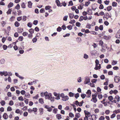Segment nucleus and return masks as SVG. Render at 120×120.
Segmentation results:
<instances>
[{"label":"nucleus","mask_w":120,"mask_h":120,"mask_svg":"<svg viewBox=\"0 0 120 120\" xmlns=\"http://www.w3.org/2000/svg\"><path fill=\"white\" fill-rule=\"evenodd\" d=\"M40 95L42 97H44V95L45 99L49 100L51 102H53L54 101V97L52 96V94L51 93H48L47 92L44 93L42 92L41 93Z\"/></svg>","instance_id":"obj_1"},{"label":"nucleus","mask_w":120,"mask_h":120,"mask_svg":"<svg viewBox=\"0 0 120 120\" xmlns=\"http://www.w3.org/2000/svg\"><path fill=\"white\" fill-rule=\"evenodd\" d=\"M60 96L62 98V100L64 101H66L69 99L68 97L67 96H65L64 93H61L60 94Z\"/></svg>","instance_id":"obj_2"},{"label":"nucleus","mask_w":120,"mask_h":120,"mask_svg":"<svg viewBox=\"0 0 120 120\" xmlns=\"http://www.w3.org/2000/svg\"><path fill=\"white\" fill-rule=\"evenodd\" d=\"M96 94H94V95H92V98L91 100V101H93L94 103H96L97 101V99L96 98L97 95Z\"/></svg>","instance_id":"obj_3"},{"label":"nucleus","mask_w":120,"mask_h":120,"mask_svg":"<svg viewBox=\"0 0 120 120\" xmlns=\"http://www.w3.org/2000/svg\"><path fill=\"white\" fill-rule=\"evenodd\" d=\"M53 94L56 97L55 98H54V99H55L57 100H59L60 99V97L59 94L57 93L56 92H54L53 93Z\"/></svg>","instance_id":"obj_4"},{"label":"nucleus","mask_w":120,"mask_h":120,"mask_svg":"<svg viewBox=\"0 0 120 120\" xmlns=\"http://www.w3.org/2000/svg\"><path fill=\"white\" fill-rule=\"evenodd\" d=\"M120 97L118 95H116L114 98L115 100L113 101H112L111 103H113V102H114L115 103H116L117 101H120Z\"/></svg>","instance_id":"obj_5"},{"label":"nucleus","mask_w":120,"mask_h":120,"mask_svg":"<svg viewBox=\"0 0 120 120\" xmlns=\"http://www.w3.org/2000/svg\"><path fill=\"white\" fill-rule=\"evenodd\" d=\"M8 75V72L6 71H0V75L1 76L4 75V76H6Z\"/></svg>","instance_id":"obj_6"},{"label":"nucleus","mask_w":120,"mask_h":120,"mask_svg":"<svg viewBox=\"0 0 120 120\" xmlns=\"http://www.w3.org/2000/svg\"><path fill=\"white\" fill-rule=\"evenodd\" d=\"M90 82V80L89 78L88 77H86L85 79L84 82V83L85 84H87Z\"/></svg>","instance_id":"obj_7"},{"label":"nucleus","mask_w":120,"mask_h":120,"mask_svg":"<svg viewBox=\"0 0 120 120\" xmlns=\"http://www.w3.org/2000/svg\"><path fill=\"white\" fill-rule=\"evenodd\" d=\"M114 79L116 82L118 83L120 81V77L118 76H115L114 78Z\"/></svg>","instance_id":"obj_8"},{"label":"nucleus","mask_w":120,"mask_h":120,"mask_svg":"<svg viewBox=\"0 0 120 120\" xmlns=\"http://www.w3.org/2000/svg\"><path fill=\"white\" fill-rule=\"evenodd\" d=\"M84 112L85 115V116H87L88 117H90V113L87 111L85 110L84 111Z\"/></svg>","instance_id":"obj_9"},{"label":"nucleus","mask_w":120,"mask_h":120,"mask_svg":"<svg viewBox=\"0 0 120 120\" xmlns=\"http://www.w3.org/2000/svg\"><path fill=\"white\" fill-rule=\"evenodd\" d=\"M86 94L88 95L87 96V97L89 98L91 96V92L90 90H88L87 92H86Z\"/></svg>","instance_id":"obj_10"},{"label":"nucleus","mask_w":120,"mask_h":120,"mask_svg":"<svg viewBox=\"0 0 120 120\" xmlns=\"http://www.w3.org/2000/svg\"><path fill=\"white\" fill-rule=\"evenodd\" d=\"M56 2L58 6L60 7L62 6V5L61 4V3L60 4V2L59 0H56Z\"/></svg>","instance_id":"obj_11"},{"label":"nucleus","mask_w":120,"mask_h":120,"mask_svg":"<svg viewBox=\"0 0 120 120\" xmlns=\"http://www.w3.org/2000/svg\"><path fill=\"white\" fill-rule=\"evenodd\" d=\"M98 65H97L96 66V65H95V67L94 68V69L96 70H98L99 69H100L101 68V65L100 64H99V66H98Z\"/></svg>","instance_id":"obj_12"},{"label":"nucleus","mask_w":120,"mask_h":120,"mask_svg":"<svg viewBox=\"0 0 120 120\" xmlns=\"http://www.w3.org/2000/svg\"><path fill=\"white\" fill-rule=\"evenodd\" d=\"M38 101L39 103L41 104H43L44 103V100L42 98H39L38 100Z\"/></svg>","instance_id":"obj_13"},{"label":"nucleus","mask_w":120,"mask_h":120,"mask_svg":"<svg viewBox=\"0 0 120 120\" xmlns=\"http://www.w3.org/2000/svg\"><path fill=\"white\" fill-rule=\"evenodd\" d=\"M3 118L5 119H7L8 117V116L6 113H4L3 116Z\"/></svg>","instance_id":"obj_14"},{"label":"nucleus","mask_w":120,"mask_h":120,"mask_svg":"<svg viewBox=\"0 0 120 120\" xmlns=\"http://www.w3.org/2000/svg\"><path fill=\"white\" fill-rule=\"evenodd\" d=\"M23 31V28H19L17 29V31L19 33H21Z\"/></svg>","instance_id":"obj_15"},{"label":"nucleus","mask_w":120,"mask_h":120,"mask_svg":"<svg viewBox=\"0 0 120 120\" xmlns=\"http://www.w3.org/2000/svg\"><path fill=\"white\" fill-rule=\"evenodd\" d=\"M115 37L117 38H120V32H118L117 33Z\"/></svg>","instance_id":"obj_16"},{"label":"nucleus","mask_w":120,"mask_h":120,"mask_svg":"<svg viewBox=\"0 0 120 120\" xmlns=\"http://www.w3.org/2000/svg\"><path fill=\"white\" fill-rule=\"evenodd\" d=\"M39 111L40 112V114L41 115L43 114V109L42 108H40L39 109Z\"/></svg>","instance_id":"obj_17"},{"label":"nucleus","mask_w":120,"mask_h":120,"mask_svg":"<svg viewBox=\"0 0 120 120\" xmlns=\"http://www.w3.org/2000/svg\"><path fill=\"white\" fill-rule=\"evenodd\" d=\"M14 25L16 27H18L20 25V23L17 21H16L14 23Z\"/></svg>","instance_id":"obj_18"},{"label":"nucleus","mask_w":120,"mask_h":120,"mask_svg":"<svg viewBox=\"0 0 120 120\" xmlns=\"http://www.w3.org/2000/svg\"><path fill=\"white\" fill-rule=\"evenodd\" d=\"M13 5V3L12 2H10L8 4V8H10L12 7Z\"/></svg>","instance_id":"obj_19"},{"label":"nucleus","mask_w":120,"mask_h":120,"mask_svg":"<svg viewBox=\"0 0 120 120\" xmlns=\"http://www.w3.org/2000/svg\"><path fill=\"white\" fill-rule=\"evenodd\" d=\"M29 31L30 34H33L34 33V30L33 29L31 28L29 30Z\"/></svg>","instance_id":"obj_20"},{"label":"nucleus","mask_w":120,"mask_h":120,"mask_svg":"<svg viewBox=\"0 0 120 120\" xmlns=\"http://www.w3.org/2000/svg\"><path fill=\"white\" fill-rule=\"evenodd\" d=\"M56 116L57 118L58 119L60 120L61 118L62 117L61 115L60 114H58L56 115Z\"/></svg>","instance_id":"obj_21"},{"label":"nucleus","mask_w":120,"mask_h":120,"mask_svg":"<svg viewBox=\"0 0 120 120\" xmlns=\"http://www.w3.org/2000/svg\"><path fill=\"white\" fill-rule=\"evenodd\" d=\"M105 15L106 16L105 18L107 19H108L109 18L111 17V16L108 13H106L105 14Z\"/></svg>","instance_id":"obj_22"},{"label":"nucleus","mask_w":120,"mask_h":120,"mask_svg":"<svg viewBox=\"0 0 120 120\" xmlns=\"http://www.w3.org/2000/svg\"><path fill=\"white\" fill-rule=\"evenodd\" d=\"M28 6L29 8H31L32 4L31 1H29L28 2Z\"/></svg>","instance_id":"obj_23"},{"label":"nucleus","mask_w":120,"mask_h":120,"mask_svg":"<svg viewBox=\"0 0 120 120\" xmlns=\"http://www.w3.org/2000/svg\"><path fill=\"white\" fill-rule=\"evenodd\" d=\"M113 112L115 113L116 114L118 113H120V109L115 110L113 111Z\"/></svg>","instance_id":"obj_24"},{"label":"nucleus","mask_w":120,"mask_h":120,"mask_svg":"<svg viewBox=\"0 0 120 120\" xmlns=\"http://www.w3.org/2000/svg\"><path fill=\"white\" fill-rule=\"evenodd\" d=\"M68 14L70 18L71 19L73 18L74 15L73 13H69Z\"/></svg>","instance_id":"obj_25"},{"label":"nucleus","mask_w":120,"mask_h":120,"mask_svg":"<svg viewBox=\"0 0 120 120\" xmlns=\"http://www.w3.org/2000/svg\"><path fill=\"white\" fill-rule=\"evenodd\" d=\"M76 40L78 43L81 42L82 41L81 38L79 37L77 38L76 39Z\"/></svg>","instance_id":"obj_26"},{"label":"nucleus","mask_w":120,"mask_h":120,"mask_svg":"<svg viewBox=\"0 0 120 120\" xmlns=\"http://www.w3.org/2000/svg\"><path fill=\"white\" fill-rule=\"evenodd\" d=\"M83 58L86 59H88L89 58V56L88 55L86 54H84L83 55Z\"/></svg>","instance_id":"obj_27"},{"label":"nucleus","mask_w":120,"mask_h":120,"mask_svg":"<svg viewBox=\"0 0 120 120\" xmlns=\"http://www.w3.org/2000/svg\"><path fill=\"white\" fill-rule=\"evenodd\" d=\"M113 93L116 94L118 92L116 90H111L109 92L110 94H111V92Z\"/></svg>","instance_id":"obj_28"},{"label":"nucleus","mask_w":120,"mask_h":120,"mask_svg":"<svg viewBox=\"0 0 120 120\" xmlns=\"http://www.w3.org/2000/svg\"><path fill=\"white\" fill-rule=\"evenodd\" d=\"M109 103V104H112V103H110V102H108L107 101H106V102H104V103H102L104 104V106H107V104L106 103Z\"/></svg>","instance_id":"obj_29"},{"label":"nucleus","mask_w":120,"mask_h":120,"mask_svg":"<svg viewBox=\"0 0 120 120\" xmlns=\"http://www.w3.org/2000/svg\"><path fill=\"white\" fill-rule=\"evenodd\" d=\"M15 18V17L12 16L10 18L9 20L10 21L12 22L14 20Z\"/></svg>","instance_id":"obj_30"},{"label":"nucleus","mask_w":120,"mask_h":120,"mask_svg":"<svg viewBox=\"0 0 120 120\" xmlns=\"http://www.w3.org/2000/svg\"><path fill=\"white\" fill-rule=\"evenodd\" d=\"M22 48H19V52L20 54H22L24 52V51L23 50H21V49Z\"/></svg>","instance_id":"obj_31"},{"label":"nucleus","mask_w":120,"mask_h":120,"mask_svg":"<svg viewBox=\"0 0 120 120\" xmlns=\"http://www.w3.org/2000/svg\"><path fill=\"white\" fill-rule=\"evenodd\" d=\"M112 7L111 6H109L107 8V9L108 11H110L112 9Z\"/></svg>","instance_id":"obj_32"},{"label":"nucleus","mask_w":120,"mask_h":120,"mask_svg":"<svg viewBox=\"0 0 120 120\" xmlns=\"http://www.w3.org/2000/svg\"><path fill=\"white\" fill-rule=\"evenodd\" d=\"M33 37V34H28V37L29 39H31Z\"/></svg>","instance_id":"obj_33"},{"label":"nucleus","mask_w":120,"mask_h":120,"mask_svg":"<svg viewBox=\"0 0 120 120\" xmlns=\"http://www.w3.org/2000/svg\"><path fill=\"white\" fill-rule=\"evenodd\" d=\"M18 99L20 101H23L24 100V99L23 97L22 96H20V97H19L18 98Z\"/></svg>","instance_id":"obj_34"},{"label":"nucleus","mask_w":120,"mask_h":120,"mask_svg":"<svg viewBox=\"0 0 120 120\" xmlns=\"http://www.w3.org/2000/svg\"><path fill=\"white\" fill-rule=\"evenodd\" d=\"M117 63V61L115 60L112 61V65H114L116 64Z\"/></svg>","instance_id":"obj_35"},{"label":"nucleus","mask_w":120,"mask_h":120,"mask_svg":"<svg viewBox=\"0 0 120 120\" xmlns=\"http://www.w3.org/2000/svg\"><path fill=\"white\" fill-rule=\"evenodd\" d=\"M108 99L110 101H111L114 98L112 96H110L108 97Z\"/></svg>","instance_id":"obj_36"},{"label":"nucleus","mask_w":120,"mask_h":120,"mask_svg":"<svg viewBox=\"0 0 120 120\" xmlns=\"http://www.w3.org/2000/svg\"><path fill=\"white\" fill-rule=\"evenodd\" d=\"M102 95L101 94H99L98 95V97L99 99L101 100L102 98Z\"/></svg>","instance_id":"obj_37"},{"label":"nucleus","mask_w":120,"mask_h":120,"mask_svg":"<svg viewBox=\"0 0 120 120\" xmlns=\"http://www.w3.org/2000/svg\"><path fill=\"white\" fill-rule=\"evenodd\" d=\"M5 62V60L4 59H2L0 60V63L3 64Z\"/></svg>","instance_id":"obj_38"},{"label":"nucleus","mask_w":120,"mask_h":120,"mask_svg":"<svg viewBox=\"0 0 120 120\" xmlns=\"http://www.w3.org/2000/svg\"><path fill=\"white\" fill-rule=\"evenodd\" d=\"M117 3L115 2H113L112 3V6L113 7H116L117 6Z\"/></svg>","instance_id":"obj_39"},{"label":"nucleus","mask_w":120,"mask_h":120,"mask_svg":"<svg viewBox=\"0 0 120 120\" xmlns=\"http://www.w3.org/2000/svg\"><path fill=\"white\" fill-rule=\"evenodd\" d=\"M23 39V38L22 36L19 37L18 38V40L20 41H22Z\"/></svg>","instance_id":"obj_40"},{"label":"nucleus","mask_w":120,"mask_h":120,"mask_svg":"<svg viewBox=\"0 0 120 120\" xmlns=\"http://www.w3.org/2000/svg\"><path fill=\"white\" fill-rule=\"evenodd\" d=\"M101 47L102 49L101 50V51L102 52H105L106 51V50L105 49L104 46H102Z\"/></svg>","instance_id":"obj_41"},{"label":"nucleus","mask_w":120,"mask_h":120,"mask_svg":"<svg viewBox=\"0 0 120 120\" xmlns=\"http://www.w3.org/2000/svg\"><path fill=\"white\" fill-rule=\"evenodd\" d=\"M50 8H51V7L49 6H47L45 7V9L46 10H49Z\"/></svg>","instance_id":"obj_42"},{"label":"nucleus","mask_w":120,"mask_h":120,"mask_svg":"<svg viewBox=\"0 0 120 120\" xmlns=\"http://www.w3.org/2000/svg\"><path fill=\"white\" fill-rule=\"evenodd\" d=\"M20 93L22 95H25L26 94V92L25 90H22L20 92Z\"/></svg>","instance_id":"obj_43"},{"label":"nucleus","mask_w":120,"mask_h":120,"mask_svg":"<svg viewBox=\"0 0 120 120\" xmlns=\"http://www.w3.org/2000/svg\"><path fill=\"white\" fill-rule=\"evenodd\" d=\"M75 116L76 118H79L80 117V115L79 113H77L75 115Z\"/></svg>","instance_id":"obj_44"},{"label":"nucleus","mask_w":120,"mask_h":120,"mask_svg":"<svg viewBox=\"0 0 120 120\" xmlns=\"http://www.w3.org/2000/svg\"><path fill=\"white\" fill-rule=\"evenodd\" d=\"M30 95L29 93H26L25 95V97L27 98H29L30 97Z\"/></svg>","instance_id":"obj_45"},{"label":"nucleus","mask_w":120,"mask_h":120,"mask_svg":"<svg viewBox=\"0 0 120 120\" xmlns=\"http://www.w3.org/2000/svg\"><path fill=\"white\" fill-rule=\"evenodd\" d=\"M11 9H9L8 11L7 12V13L8 15L10 14H11Z\"/></svg>","instance_id":"obj_46"},{"label":"nucleus","mask_w":120,"mask_h":120,"mask_svg":"<svg viewBox=\"0 0 120 120\" xmlns=\"http://www.w3.org/2000/svg\"><path fill=\"white\" fill-rule=\"evenodd\" d=\"M69 116L73 118L74 117V115L72 113H70L69 114Z\"/></svg>","instance_id":"obj_47"},{"label":"nucleus","mask_w":120,"mask_h":120,"mask_svg":"<svg viewBox=\"0 0 120 120\" xmlns=\"http://www.w3.org/2000/svg\"><path fill=\"white\" fill-rule=\"evenodd\" d=\"M38 22V21L37 20H34L33 23V24L35 25H37Z\"/></svg>","instance_id":"obj_48"},{"label":"nucleus","mask_w":120,"mask_h":120,"mask_svg":"<svg viewBox=\"0 0 120 120\" xmlns=\"http://www.w3.org/2000/svg\"><path fill=\"white\" fill-rule=\"evenodd\" d=\"M20 8V5L19 4H18L15 7V8L17 10H19V9Z\"/></svg>","instance_id":"obj_49"},{"label":"nucleus","mask_w":120,"mask_h":120,"mask_svg":"<svg viewBox=\"0 0 120 120\" xmlns=\"http://www.w3.org/2000/svg\"><path fill=\"white\" fill-rule=\"evenodd\" d=\"M5 101L3 100L1 101V104L2 106H4L5 105Z\"/></svg>","instance_id":"obj_50"},{"label":"nucleus","mask_w":120,"mask_h":120,"mask_svg":"<svg viewBox=\"0 0 120 120\" xmlns=\"http://www.w3.org/2000/svg\"><path fill=\"white\" fill-rule=\"evenodd\" d=\"M91 26L90 24L89 23H87V25L86 26V27L88 29H90L91 28Z\"/></svg>","instance_id":"obj_51"},{"label":"nucleus","mask_w":120,"mask_h":120,"mask_svg":"<svg viewBox=\"0 0 120 120\" xmlns=\"http://www.w3.org/2000/svg\"><path fill=\"white\" fill-rule=\"evenodd\" d=\"M62 30V28L60 26H59L57 29V31L60 32Z\"/></svg>","instance_id":"obj_52"},{"label":"nucleus","mask_w":120,"mask_h":120,"mask_svg":"<svg viewBox=\"0 0 120 120\" xmlns=\"http://www.w3.org/2000/svg\"><path fill=\"white\" fill-rule=\"evenodd\" d=\"M28 34V33L26 32H24L22 33V35L24 36H26Z\"/></svg>","instance_id":"obj_53"},{"label":"nucleus","mask_w":120,"mask_h":120,"mask_svg":"<svg viewBox=\"0 0 120 120\" xmlns=\"http://www.w3.org/2000/svg\"><path fill=\"white\" fill-rule=\"evenodd\" d=\"M105 119V117L103 116H101L99 119V120H104Z\"/></svg>","instance_id":"obj_54"},{"label":"nucleus","mask_w":120,"mask_h":120,"mask_svg":"<svg viewBox=\"0 0 120 120\" xmlns=\"http://www.w3.org/2000/svg\"><path fill=\"white\" fill-rule=\"evenodd\" d=\"M14 104V103L13 101H10L9 103V104L10 105H13Z\"/></svg>","instance_id":"obj_55"},{"label":"nucleus","mask_w":120,"mask_h":120,"mask_svg":"<svg viewBox=\"0 0 120 120\" xmlns=\"http://www.w3.org/2000/svg\"><path fill=\"white\" fill-rule=\"evenodd\" d=\"M17 20L18 21H19L21 20L22 19V16H20L17 18Z\"/></svg>","instance_id":"obj_56"},{"label":"nucleus","mask_w":120,"mask_h":120,"mask_svg":"<svg viewBox=\"0 0 120 120\" xmlns=\"http://www.w3.org/2000/svg\"><path fill=\"white\" fill-rule=\"evenodd\" d=\"M12 110V108L10 106H9L7 108V110L8 111H11Z\"/></svg>","instance_id":"obj_57"},{"label":"nucleus","mask_w":120,"mask_h":120,"mask_svg":"<svg viewBox=\"0 0 120 120\" xmlns=\"http://www.w3.org/2000/svg\"><path fill=\"white\" fill-rule=\"evenodd\" d=\"M30 22H28L27 24V26L30 28L32 26Z\"/></svg>","instance_id":"obj_58"},{"label":"nucleus","mask_w":120,"mask_h":120,"mask_svg":"<svg viewBox=\"0 0 120 120\" xmlns=\"http://www.w3.org/2000/svg\"><path fill=\"white\" fill-rule=\"evenodd\" d=\"M27 17L25 16H24L22 17V20L23 21H25L26 20Z\"/></svg>","instance_id":"obj_59"},{"label":"nucleus","mask_w":120,"mask_h":120,"mask_svg":"<svg viewBox=\"0 0 120 120\" xmlns=\"http://www.w3.org/2000/svg\"><path fill=\"white\" fill-rule=\"evenodd\" d=\"M75 20H71L69 22V23L71 24H72L73 23H75Z\"/></svg>","instance_id":"obj_60"},{"label":"nucleus","mask_w":120,"mask_h":120,"mask_svg":"<svg viewBox=\"0 0 120 120\" xmlns=\"http://www.w3.org/2000/svg\"><path fill=\"white\" fill-rule=\"evenodd\" d=\"M116 114L114 113L111 116L110 118H114L116 116Z\"/></svg>","instance_id":"obj_61"},{"label":"nucleus","mask_w":120,"mask_h":120,"mask_svg":"<svg viewBox=\"0 0 120 120\" xmlns=\"http://www.w3.org/2000/svg\"><path fill=\"white\" fill-rule=\"evenodd\" d=\"M37 40V39L36 38H34L32 40L33 43L35 42Z\"/></svg>","instance_id":"obj_62"},{"label":"nucleus","mask_w":120,"mask_h":120,"mask_svg":"<svg viewBox=\"0 0 120 120\" xmlns=\"http://www.w3.org/2000/svg\"><path fill=\"white\" fill-rule=\"evenodd\" d=\"M81 24L79 22H77L76 23V25L77 26L79 27L80 26Z\"/></svg>","instance_id":"obj_63"},{"label":"nucleus","mask_w":120,"mask_h":120,"mask_svg":"<svg viewBox=\"0 0 120 120\" xmlns=\"http://www.w3.org/2000/svg\"><path fill=\"white\" fill-rule=\"evenodd\" d=\"M74 94L71 92H70L69 93V95L70 97H72L74 96Z\"/></svg>","instance_id":"obj_64"}]
</instances>
